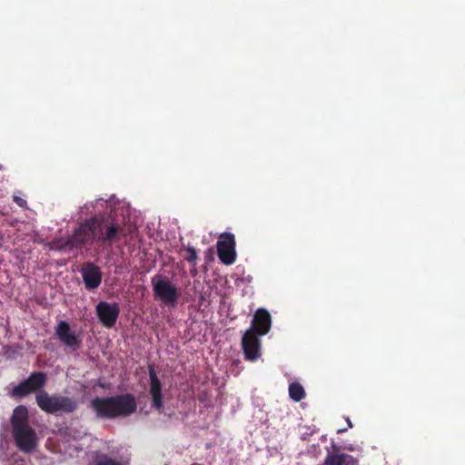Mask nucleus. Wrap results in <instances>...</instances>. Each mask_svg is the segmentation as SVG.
Masks as SVG:
<instances>
[{"label":"nucleus","instance_id":"obj_1","mask_svg":"<svg viewBox=\"0 0 465 465\" xmlns=\"http://www.w3.org/2000/svg\"><path fill=\"white\" fill-rule=\"evenodd\" d=\"M124 219L109 214L94 215L81 223L67 239L54 242L58 250L79 249L96 242L102 246H112L129 234Z\"/></svg>","mask_w":465,"mask_h":465},{"label":"nucleus","instance_id":"obj_2","mask_svg":"<svg viewBox=\"0 0 465 465\" xmlns=\"http://www.w3.org/2000/svg\"><path fill=\"white\" fill-rule=\"evenodd\" d=\"M90 406L97 418L114 420L134 413L137 402L134 395L128 392L111 397H96L91 401Z\"/></svg>","mask_w":465,"mask_h":465},{"label":"nucleus","instance_id":"obj_3","mask_svg":"<svg viewBox=\"0 0 465 465\" xmlns=\"http://www.w3.org/2000/svg\"><path fill=\"white\" fill-rule=\"evenodd\" d=\"M11 426L16 446L29 452V411L26 406L19 405L13 411Z\"/></svg>","mask_w":465,"mask_h":465},{"label":"nucleus","instance_id":"obj_4","mask_svg":"<svg viewBox=\"0 0 465 465\" xmlns=\"http://www.w3.org/2000/svg\"><path fill=\"white\" fill-rule=\"evenodd\" d=\"M35 400L41 410L47 413L58 411L72 413L78 408V401L75 399L62 395H49L45 391H40Z\"/></svg>","mask_w":465,"mask_h":465},{"label":"nucleus","instance_id":"obj_5","mask_svg":"<svg viewBox=\"0 0 465 465\" xmlns=\"http://www.w3.org/2000/svg\"><path fill=\"white\" fill-rule=\"evenodd\" d=\"M152 286L154 299L167 306H176L180 292L179 289L169 279L156 274L152 278Z\"/></svg>","mask_w":465,"mask_h":465},{"label":"nucleus","instance_id":"obj_6","mask_svg":"<svg viewBox=\"0 0 465 465\" xmlns=\"http://www.w3.org/2000/svg\"><path fill=\"white\" fill-rule=\"evenodd\" d=\"M217 254L220 261L225 265L232 264L236 260L234 235L223 232L217 242Z\"/></svg>","mask_w":465,"mask_h":465},{"label":"nucleus","instance_id":"obj_7","mask_svg":"<svg viewBox=\"0 0 465 465\" xmlns=\"http://www.w3.org/2000/svg\"><path fill=\"white\" fill-rule=\"evenodd\" d=\"M96 315L105 328H113L119 317L120 307L117 302L101 301L95 306Z\"/></svg>","mask_w":465,"mask_h":465},{"label":"nucleus","instance_id":"obj_8","mask_svg":"<svg viewBox=\"0 0 465 465\" xmlns=\"http://www.w3.org/2000/svg\"><path fill=\"white\" fill-rule=\"evenodd\" d=\"M55 335L59 341L73 351L78 350L82 345V339L72 331L66 321H60L55 327Z\"/></svg>","mask_w":465,"mask_h":465},{"label":"nucleus","instance_id":"obj_9","mask_svg":"<svg viewBox=\"0 0 465 465\" xmlns=\"http://www.w3.org/2000/svg\"><path fill=\"white\" fill-rule=\"evenodd\" d=\"M150 388L149 393L152 399V408L158 411H162L163 409V397L162 393V383L157 376V373L153 365L148 367Z\"/></svg>","mask_w":465,"mask_h":465},{"label":"nucleus","instance_id":"obj_10","mask_svg":"<svg viewBox=\"0 0 465 465\" xmlns=\"http://www.w3.org/2000/svg\"><path fill=\"white\" fill-rule=\"evenodd\" d=\"M81 274L86 290L93 291L100 286L103 278L102 272L94 262L84 263L81 269Z\"/></svg>","mask_w":465,"mask_h":465},{"label":"nucleus","instance_id":"obj_11","mask_svg":"<svg viewBox=\"0 0 465 465\" xmlns=\"http://www.w3.org/2000/svg\"><path fill=\"white\" fill-rule=\"evenodd\" d=\"M259 335L245 331L242 339V347L247 361H254L261 356V341Z\"/></svg>","mask_w":465,"mask_h":465},{"label":"nucleus","instance_id":"obj_12","mask_svg":"<svg viewBox=\"0 0 465 465\" xmlns=\"http://www.w3.org/2000/svg\"><path fill=\"white\" fill-rule=\"evenodd\" d=\"M272 326V318L269 312L265 309H258L252 318L251 328L247 331L256 333V335H266Z\"/></svg>","mask_w":465,"mask_h":465},{"label":"nucleus","instance_id":"obj_13","mask_svg":"<svg viewBox=\"0 0 465 465\" xmlns=\"http://www.w3.org/2000/svg\"><path fill=\"white\" fill-rule=\"evenodd\" d=\"M323 465H358V460L346 453H328Z\"/></svg>","mask_w":465,"mask_h":465},{"label":"nucleus","instance_id":"obj_14","mask_svg":"<svg viewBox=\"0 0 465 465\" xmlns=\"http://www.w3.org/2000/svg\"><path fill=\"white\" fill-rule=\"evenodd\" d=\"M88 465H124L121 460L114 459L106 453L94 451L91 455V460Z\"/></svg>","mask_w":465,"mask_h":465},{"label":"nucleus","instance_id":"obj_15","mask_svg":"<svg viewBox=\"0 0 465 465\" xmlns=\"http://www.w3.org/2000/svg\"><path fill=\"white\" fill-rule=\"evenodd\" d=\"M14 399H20L29 394V378L24 380L20 384L15 386L8 392Z\"/></svg>","mask_w":465,"mask_h":465},{"label":"nucleus","instance_id":"obj_16","mask_svg":"<svg viewBox=\"0 0 465 465\" xmlns=\"http://www.w3.org/2000/svg\"><path fill=\"white\" fill-rule=\"evenodd\" d=\"M290 398L295 401H300L305 398V391L299 382H292L289 386Z\"/></svg>","mask_w":465,"mask_h":465},{"label":"nucleus","instance_id":"obj_17","mask_svg":"<svg viewBox=\"0 0 465 465\" xmlns=\"http://www.w3.org/2000/svg\"><path fill=\"white\" fill-rule=\"evenodd\" d=\"M46 382V375L44 372L31 373V392L42 388Z\"/></svg>","mask_w":465,"mask_h":465},{"label":"nucleus","instance_id":"obj_18","mask_svg":"<svg viewBox=\"0 0 465 465\" xmlns=\"http://www.w3.org/2000/svg\"><path fill=\"white\" fill-rule=\"evenodd\" d=\"M186 252H187V254L184 257V259L188 262L195 264L196 260L198 259V254H197L196 249L193 246H188L186 248Z\"/></svg>","mask_w":465,"mask_h":465},{"label":"nucleus","instance_id":"obj_19","mask_svg":"<svg viewBox=\"0 0 465 465\" xmlns=\"http://www.w3.org/2000/svg\"><path fill=\"white\" fill-rule=\"evenodd\" d=\"M14 201L21 207H25L26 205V201L19 196H14Z\"/></svg>","mask_w":465,"mask_h":465},{"label":"nucleus","instance_id":"obj_20","mask_svg":"<svg viewBox=\"0 0 465 465\" xmlns=\"http://www.w3.org/2000/svg\"><path fill=\"white\" fill-rule=\"evenodd\" d=\"M35 441H36L35 432L31 429V440H30V442H31V451L33 450V449L35 446Z\"/></svg>","mask_w":465,"mask_h":465},{"label":"nucleus","instance_id":"obj_21","mask_svg":"<svg viewBox=\"0 0 465 465\" xmlns=\"http://www.w3.org/2000/svg\"><path fill=\"white\" fill-rule=\"evenodd\" d=\"M347 424L349 425L350 428L352 427V423L349 418L347 419Z\"/></svg>","mask_w":465,"mask_h":465},{"label":"nucleus","instance_id":"obj_22","mask_svg":"<svg viewBox=\"0 0 465 465\" xmlns=\"http://www.w3.org/2000/svg\"><path fill=\"white\" fill-rule=\"evenodd\" d=\"M346 430V429H342V430H338V433H341V432H344Z\"/></svg>","mask_w":465,"mask_h":465}]
</instances>
